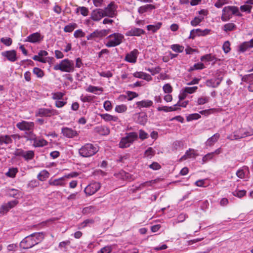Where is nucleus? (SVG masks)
Segmentation results:
<instances>
[{"label":"nucleus","instance_id":"f257e3e1","mask_svg":"<svg viewBox=\"0 0 253 253\" xmlns=\"http://www.w3.org/2000/svg\"><path fill=\"white\" fill-rule=\"evenodd\" d=\"M44 236L42 233H34L25 237L20 242V246L24 249L31 248L41 242Z\"/></svg>","mask_w":253,"mask_h":253},{"label":"nucleus","instance_id":"f03ea898","mask_svg":"<svg viewBox=\"0 0 253 253\" xmlns=\"http://www.w3.org/2000/svg\"><path fill=\"white\" fill-rule=\"evenodd\" d=\"M221 19L223 22L229 20L232 15H236L239 17L242 16V13L239 11V8L235 6H227L224 7L222 11Z\"/></svg>","mask_w":253,"mask_h":253},{"label":"nucleus","instance_id":"7ed1b4c3","mask_svg":"<svg viewBox=\"0 0 253 253\" xmlns=\"http://www.w3.org/2000/svg\"><path fill=\"white\" fill-rule=\"evenodd\" d=\"M138 134L135 132H131L126 133V135L121 138L119 146L120 148H126L137 140Z\"/></svg>","mask_w":253,"mask_h":253},{"label":"nucleus","instance_id":"20e7f679","mask_svg":"<svg viewBox=\"0 0 253 253\" xmlns=\"http://www.w3.org/2000/svg\"><path fill=\"white\" fill-rule=\"evenodd\" d=\"M74 68V61L68 59L62 60L59 64H56L53 67L54 70H59L65 72H72Z\"/></svg>","mask_w":253,"mask_h":253},{"label":"nucleus","instance_id":"39448f33","mask_svg":"<svg viewBox=\"0 0 253 253\" xmlns=\"http://www.w3.org/2000/svg\"><path fill=\"white\" fill-rule=\"evenodd\" d=\"M124 38V35L120 33L111 34L107 37L106 45L108 47L117 46L122 42Z\"/></svg>","mask_w":253,"mask_h":253},{"label":"nucleus","instance_id":"423d86ee","mask_svg":"<svg viewBox=\"0 0 253 253\" xmlns=\"http://www.w3.org/2000/svg\"><path fill=\"white\" fill-rule=\"evenodd\" d=\"M99 150L97 145L87 143L80 148V155L84 157H90L96 154Z\"/></svg>","mask_w":253,"mask_h":253},{"label":"nucleus","instance_id":"0eeeda50","mask_svg":"<svg viewBox=\"0 0 253 253\" xmlns=\"http://www.w3.org/2000/svg\"><path fill=\"white\" fill-rule=\"evenodd\" d=\"M224 72L221 70H218L215 74V78L208 80L206 83L207 86L210 87H217L223 80Z\"/></svg>","mask_w":253,"mask_h":253},{"label":"nucleus","instance_id":"6e6552de","mask_svg":"<svg viewBox=\"0 0 253 253\" xmlns=\"http://www.w3.org/2000/svg\"><path fill=\"white\" fill-rule=\"evenodd\" d=\"M14 154L16 156L22 157L25 161H28L34 158L35 152L33 150L24 151L21 149H17Z\"/></svg>","mask_w":253,"mask_h":253},{"label":"nucleus","instance_id":"1a4fd4ad","mask_svg":"<svg viewBox=\"0 0 253 253\" xmlns=\"http://www.w3.org/2000/svg\"><path fill=\"white\" fill-rule=\"evenodd\" d=\"M117 5L114 1H112L110 2L106 7L103 9V10L104 11L105 16L112 18L117 15Z\"/></svg>","mask_w":253,"mask_h":253},{"label":"nucleus","instance_id":"9d476101","mask_svg":"<svg viewBox=\"0 0 253 253\" xmlns=\"http://www.w3.org/2000/svg\"><path fill=\"white\" fill-rule=\"evenodd\" d=\"M48 54V52L43 50H40L38 55H34L33 57V59L35 61H37L42 63L49 62L48 60H52L53 58L51 57H45Z\"/></svg>","mask_w":253,"mask_h":253},{"label":"nucleus","instance_id":"9b49d317","mask_svg":"<svg viewBox=\"0 0 253 253\" xmlns=\"http://www.w3.org/2000/svg\"><path fill=\"white\" fill-rule=\"evenodd\" d=\"M59 114L58 111L54 109L40 108L36 112V116L40 117H50Z\"/></svg>","mask_w":253,"mask_h":253},{"label":"nucleus","instance_id":"f8f14e48","mask_svg":"<svg viewBox=\"0 0 253 253\" xmlns=\"http://www.w3.org/2000/svg\"><path fill=\"white\" fill-rule=\"evenodd\" d=\"M43 36L39 32H36L28 36L24 42L33 43H40L43 39Z\"/></svg>","mask_w":253,"mask_h":253},{"label":"nucleus","instance_id":"ddd939ff","mask_svg":"<svg viewBox=\"0 0 253 253\" xmlns=\"http://www.w3.org/2000/svg\"><path fill=\"white\" fill-rule=\"evenodd\" d=\"M100 184L98 182H92L88 184L84 189L85 193L88 196H91L95 193L100 188Z\"/></svg>","mask_w":253,"mask_h":253},{"label":"nucleus","instance_id":"4468645a","mask_svg":"<svg viewBox=\"0 0 253 253\" xmlns=\"http://www.w3.org/2000/svg\"><path fill=\"white\" fill-rule=\"evenodd\" d=\"M144 33L145 31L142 29L131 27L126 33V36L128 37H139Z\"/></svg>","mask_w":253,"mask_h":253},{"label":"nucleus","instance_id":"2eb2a0df","mask_svg":"<svg viewBox=\"0 0 253 253\" xmlns=\"http://www.w3.org/2000/svg\"><path fill=\"white\" fill-rule=\"evenodd\" d=\"M16 126L21 130H32L34 127V123L32 122H26L23 121L21 122L18 123L16 124Z\"/></svg>","mask_w":253,"mask_h":253},{"label":"nucleus","instance_id":"dca6fc26","mask_svg":"<svg viewBox=\"0 0 253 253\" xmlns=\"http://www.w3.org/2000/svg\"><path fill=\"white\" fill-rule=\"evenodd\" d=\"M139 52L137 49H134L129 53L126 54L125 60L129 63H135L136 62Z\"/></svg>","mask_w":253,"mask_h":253},{"label":"nucleus","instance_id":"f3484780","mask_svg":"<svg viewBox=\"0 0 253 253\" xmlns=\"http://www.w3.org/2000/svg\"><path fill=\"white\" fill-rule=\"evenodd\" d=\"M1 55L10 62H15L17 59L16 52L14 50L3 51Z\"/></svg>","mask_w":253,"mask_h":253},{"label":"nucleus","instance_id":"a211bd4d","mask_svg":"<svg viewBox=\"0 0 253 253\" xmlns=\"http://www.w3.org/2000/svg\"><path fill=\"white\" fill-rule=\"evenodd\" d=\"M197 156V151L193 149L190 148L187 150L185 154L181 157L180 160L183 161L188 159H195Z\"/></svg>","mask_w":253,"mask_h":253},{"label":"nucleus","instance_id":"6ab92c4d","mask_svg":"<svg viewBox=\"0 0 253 253\" xmlns=\"http://www.w3.org/2000/svg\"><path fill=\"white\" fill-rule=\"evenodd\" d=\"M105 16L104 11L100 8L93 10L91 14V18L94 21H99Z\"/></svg>","mask_w":253,"mask_h":253},{"label":"nucleus","instance_id":"aec40b11","mask_svg":"<svg viewBox=\"0 0 253 253\" xmlns=\"http://www.w3.org/2000/svg\"><path fill=\"white\" fill-rule=\"evenodd\" d=\"M136 107L139 109L142 108H149L153 106V102L151 100L144 99L136 102Z\"/></svg>","mask_w":253,"mask_h":253},{"label":"nucleus","instance_id":"412c9836","mask_svg":"<svg viewBox=\"0 0 253 253\" xmlns=\"http://www.w3.org/2000/svg\"><path fill=\"white\" fill-rule=\"evenodd\" d=\"M240 134H235L234 138L235 139H238L246 137L248 136L253 135V128H251L249 131H245L244 129L239 130Z\"/></svg>","mask_w":253,"mask_h":253},{"label":"nucleus","instance_id":"4be33fe9","mask_svg":"<svg viewBox=\"0 0 253 253\" xmlns=\"http://www.w3.org/2000/svg\"><path fill=\"white\" fill-rule=\"evenodd\" d=\"M155 8V6L151 4H147L142 6H140L138 8V12L142 14L145 12H148L151 11L152 10L154 9Z\"/></svg>","mask_w":253,"mask_h":253},{"label":"nucleus","instance_id":"5701e85b","mask_svg":"<svg viewBox=\"0 0 253 253\" xmlns=\"http://www.w3.org/2000/svg\"><path fill=\"white\" fill-rule=\"evenodd\" d=\"M99 116L101 119L104 120L105 122H117L119 121V118L118 117L113 116L109 114H101Z\"/></svg>","mask_w":253,"mask_h":253},{"label":"nucleus","instance_id":"b1692460","mask_svg":"<svg viewBox=\"0 0 253 253\" xmlns=\"http://www.w3.org/2000/svg\"><path fill=\"white\" fill-rule=\"evenodd\" d=\"M14 135H1L0 136V147H2L3 145H7L12 142L11 137H14Z\"/></svg>","mask_w":253,"mask_h":253},{"label":"nucleus","instance_id":"393cba45","mask_svg":"<svg viewBox=\"0 0 253 253\" xmlns=\"http://www.w3.org/2000/svg\"><path fill=\"white\" fill-rule=\"evenodd\" d=\"M62 133L64 136L68 138H72L77 134L76 131L68 127L63 128Z\"/></svg>","mask_w":253,"mask_h":253},{"label":"nucleus","instance_id":"a878e982","mask_svg":"<svg viewBox=\"0 0 253 253\" xmlns=\"http://www.w3.org/2000/svg\"><path fill=\"white\" fill-rule=\"evenodd\" d=\"M95 131L102 135H107L110 133V129L105 126H100L95 127Z\"/></svg>","mask_w":253,"mask_h":253},{"label":"nucleus","instance_id":"bb28decb","mask_svg":"<svg viewBox=\"0 0 253 253\" xmlns=\"http://www.w3.org/2000/svg\"><path fill=\"white\" fill-rule=\"evenodd\" d=\"M249 172V169L247 167H244L239 169L236 172V175L241 179L246 177Z\"/></svg>","mask_w":253,"mask_h":253},{"label":"nucleus","instance_id":"cd10ccee","mask_svg":"<svg viewBox=\"0 0 253 253\" xmlns=\"http://www.w3.org/2000/svg\"><path fill=\"white\" fill-rule=\"evenodd\" d=\"M65 177L64 176L54 180L51 179L48 181V183L52 186H64L65 185Z\"/></svg>","mask_w":253,"mask_h":253},{"label":"nucleus","instance_id":"c85d7f7f","mask_svg":"<svg viewBox=\"0 0 253 253\" xmlns=\"http://www.w3.org/2000/svg\"><path fill=\"white\" fill-rule=\"evenodd\" d=\"M86 91L89 92L94 93L96 95H99L103 91V88L98 86L89 85L86 88Z\"/></svg>","mask_w":253,"mask_h":253},{"label":"nucleus","instance_id":"c756f323","mask_svg":"<svg viewBox=\"0 0 253 253\" xmlns=\"http://www.w3.org/2000/svg\"><path fill=\"white\" fill-rule=\"evenodd\" d=\"M220 137L219 133H215L211 137L209 138L206 142V146H211L218 140Z\"/></svg>","mask_w":253,"mask_h":253},{"label":"nucleus","instance_id":"7c9ffc66","mask_svg":"<svg viewBox=\"0 0 253 253\" xmlns=\"http://www.w3.org/2000/svg\"><path fill=\"white\" fill-rule=\"evenodd\" d=\"M49 176V173L46 170H42L38 175V179L41 181H43L48 178Z\"/></svg>","mask_w":253,"mask_h":253},{"label":"nucleus","instance_id":"2f4dec72","mask_svg":"<svg viewBox=\"0 0 253 253\" xmlns=\"http://www.w3.org/2000/svg\"><path fill=\"white\" fill-rule=\"evenodd\" d=\"M162 25V23L157 22L154 25H149L147 26V29L148 31H152L153 33L157 32Z\"/></svg>","mask_w":253,"mask_h":253},{"label":"nucleus","instance_id":"473e14b6","mask_svg":"<svg viewBox=\"0 0 253 253\" xmlns=\"http://www.w3.org/2000/svg\"><path fill=\"white\" fill-rule=\"evenodd\" d=\"M47 144V142L44 139H34L33 145L35 147H43Z\"/></svg>","mask_w":253,"mask_h":253},{"label":"nucleus","instance_id":"72a5a7b5","mask_svg":"<svg viewBox=\"0 0 253 253\" xmlns=\"http://www.w3.org/2000/svg\"><path fill=\"white\" fill-rule=\"evenodd\" d=\"M7 194L10 197L15 198H18L21 196L20 192L19 190L15 189H9L7 191Z\"/></svg>","mask_w":253,"mask_h":253},{"label":"nucleus","instance_id":"f704fd0d","mask_svg":"<svg viewBox=\"0 0 253 253\" xmlns=\"http://www.w3.org/2000/svg\"><path fill=\"white\" fill-rule=\"evenodd\" d=\"M250 48H252L250 42H245L239 45V50L244 52Z\"/></svg>","mask_w":253,"mask_h":253},{"label":"nucleus","instance_id":"c9c22d12","mask_svg":"<svg viewBox=\"0 0 253 253\" xmlns=\"http://www.w3.org/2000/svg\"><path fill=\"white\" fill-rule=\"evenodd\" d=\"M18 170L16 168H11L8 169V171L5 173V175L10 178H14Z\"/></svg>","mask_w":253,"mask_h":253},{"label":"nucleus","instance_id":"e433bc0d","mask_svg":"<svg viewBox=\"0 0 253 253\" xmlns=\"http://www.w3.org/2000/svg\"><path fill=\"white\" fill-rule=\"evenodd\" d=\"M236 26L233 23H229L225 24L223 27V30L225 32L232 31L234 30Z\"/></svg>","mask_w":253,"mask_h":253},{"label":"nucleus","instance_id":"4c0bfd02","mask_svg":"<svg viewBox=\"0 0 253 253\" xmlns=\"http://www.w3.org/2000/svg\"><path fill=\"white\" fill-rule=\"evenodd\" d=\"M52 98L56 101L63 99L64 93L61 92H56L51 93Z\"/></svg>","mask_w":253,"mask_h":253},{"label":"nucleus","instance_id":"58836bf2","mask_svg":"<svg viewBox=\"0 0 253 253\" xmlns=\"http://www.w3.org/2000/svg\"><path fill=\"white\" fill-rule=\"evenodd\" d=\"M127 107L126 105L121 104L117 105L115 107V111L119 113H124L127 110Z\"/></svg>","mask_w":253,"mask_h":253},{"label":"nucleus","instance_id":"ea45409f","mask_svg":"<svg viewBox=\"0 0 253 253\" xmlns=\"http://www.w3.org/2000/svg\"><path fill=\"white\" fill-rule=\"evenodd\" d=\"M203 19L204 16H196L191 21L190 23L192 26H196L201 23Z\"/></svg>","mask_w":253,"mask_h":253},{"label":"nucleus","instance_id":"a19ab883","mask_svg":"<svg viewBox=\"0 0 253 253\" xmlns=\"http://www.w3.org/2000/svg\"><path fill=\"white\" fill-rule=\"evenodd\" d=\"M201 61L204 62L211 61L215 59V57L211 54H208L202 56L200 58Z\"/></svg>","mask_w":253,"mask_h":253},{"label":"nucleus","instance_id":"79ce46f5","mask_svg":"<svg viewBox=\"0 0 253 253\" xmlns=\"http://www.w3.org/2000/svg\"><path fill=\"white\" fill-rule=\"evenodd\" d=\"M96 210V208L95 207L90 206L84 208L82 212L84 214H88L94 212Z\"/></svg>","mask_w":253,"mask_h":253},{"label":"nucleus","instance_id":"37998d69","mask_svg":"<svg viewBox=\"0 0 253 253\" xmlns=\"http://www.w3.org/2000/svg\"><path fill=\"white\" fill-rule=\"evenodd\" d=\"M77 27V25L76 23H72L66 25L64 27V30L65 32H71Z\"/></svg>","mask_w":253,"mask_h":253},{"label":"nucleus","instance_id":"c03bdc74","mask_svg":"<svg viewBox=\"0 0 253 253\" xmlns=\"http://www.w3.org/2000/svg\"><path fill=\"white\" fill-rule=\"evenodd\" d=\"M201 118V115L198 113H194L189 114L186 117V120L188 122L193 120H196Z\"/></svg>","mask_w":253,"mask_h":253},{"label":"nucleus","instance_id":"a18cd8bd","mask_svg":"<svg viewBox=\"0 0 253 253\" xmlns=\"http://www.w3.org/2000/svg\"><path fill=\"white\" fill-rule=\"evenodd\" d=\"M107 30H101L100 31H95L91 34V36L93 37H102L107 34Z\"/></svg>","mask_w":253,"mask_h":253},{"label":"nucleus","instance_id":"49530a36","mask_svg":"<svg viewBox=\"0 0 253 253\" xmlns=\"http://www.w3.org/2000/svg\"><path fill=\"white\" fill-rule=\"evenodd\" d=\"M170 47L173 51L176 52L181 53L184 50V47L183 46L177 44L171 45Z\"/></svg>","mask_w":253,"mask_h":253},{"label":"nucleus","instance_id":"de8ad7c7","mask_svg":"<svg viewBox=\"0 0 253 253\" xmlns=\"http://www.w3.org/2000/svg\"><path fill=\"white\" fill-rule=\"evenodd\" d=\"M210 100V97L208 96H202L199 97L197 100V104L203 105L208 103Z\"/></svg>","mask_w":253,"mask_h":253},{"label":"nucleus","instance_id":"09e8293b","mask_svg":"<svg viewBox=\"0 0 253 253\" xmlns=\"http://www.w3.org/2000/svg\"><path fill=\"white\" fill-rule=\"evenodd\" d=\"M155 151L151 147L148 148L144 153V156L149 158H152L155 155Z\"/></svg>","mask_w":253,"mask_h":253},{"label":"nucleus","instance_id":"8fccbe9b","mask_svg":"<svg viewBox=\"0 0 253 253\" xmlns=\"http://www.w3.org/2000/svg\"><path fill=\"white\" fill-rule=\"evenodd\" d=\"M172 146L175 150L182 149L184 147V142L182 141H176L173 142Z\"/></svg>","mask_w":253,"mask_h":253},{"label":"nucleus","instance_id":"3c124183","mask_svg":"<svg viewBox=\"0 0 253 253\" xmlns=\"http://www.w3.org/2000/svg\"><path fill=\"white\" fill-rule=\"evenodd\" d=\"M70 242L69 240L66 241L61 242L59 244V248L63 251L67 250V247L69 246Z\"/></svg>","mask_w":253,"mask_h":253},{"label":"nucleus","instance_id":"603ef678","mask_svg":"<svg viewBox=\"0 0 253 253\" xmlns=\"http://www.w3.org/2000/svg\"><path fill=\"white\" fill-rule=\"evenodd\" d=\"M33 73L36 75L38 78H42L44 76L43 71L37 67H35L33 69Z\"/></svg>","mask_w":253,"mask_h":253},{"label":"nucleus","instance_id":"864d4df0","mask_svg":"<svg viewBox=\"0 0 253 253\" xmlns=\"http://www.w3.org/2000/svg\"><path fill=\"white\" fill-rule=\"evenodd\" d=\"M126 93L127 96V100L128 101H131L133 98L138 96V94L133 91H127Z\"/></svg>","mask_w":253,"mask_h":253},{"label":"nucleus","instance_id":"5fc2aeb1","mask_svg":"<svg viewBox=\"0 0 253 253\" xmlns=\"http://www.w3.org/2000/svg\"><path fill=\"white\" fill-rule=\"evenodd\" d=\"M185 90V92H186L187 94H192L196 91L198 89L197 86H192V87H185L183 88Z\"/></svg>","mask_w":253,"mask_h":253},{"label":"nucleus","instance_id":"6e6d98bb","mask_svg":"<svg viewBox=\"0 0 253 253\" xmlns=\"http://www.w3.org/2000/svg\"><path fill=\"white\" fill-rule=\"evenodd\" d=\"M214 155V153H210L205 155L202 158L203 164H205L208 162L209 160L212 159Z\"/></svg>","mask_w":253,"mask_h":253},{"label":"nucleus","instance_id":"4d7b16f0","mask_svg":"<svg viewBox=\"0 0 253 253\" xmlns=\"http://www.w3.org/2000/svg\"><path fill=\"white\" fill-rule=\"evenodd\" d=\"M233 194L235 196L238 197L239 198H242L246 195V191L244 190H237L233 192Z\"/></svg>","mask_w":253,"mask_h":253},{"label":"nucleus","instance_id":"13d9d810","mask_svg":"<svg viewBox=\"0 0 253 253\" xmlns=\"http://www.w3.org/2000/svg\"><path fill=\"white\" fill-rule=\"evenodd\" d=\"M222 49L225 53H227L230 51V43L229 41L224 42L222 46Z\"/></svg>","mask_w":253,"mask_h":253},{"label":"nucleus","instance_id":"bf43d9fd","mask_svg":"<svg viewBox=\"0 0 253 253\" xmlns=\"http://www.w3.org/2000/svg\"><path fill=\"white\" fill-rule=\"evenodd\" d=\"M149 136V134L142 129L139 130V137L141 140L147 139Z\"/></svg>","mask_w":253,"mask_h":253},{"label":"nucleus","instance_id":"052dcab7","mask_svg":"<svg viewBox=\"0 0 253 253\" xmlns=\"http://www.w3.org/2000/svg\"><path fill=\"white\" fill-rule=\"evenodd\" d=\"M66 99H64V98L61 100H57L55 101V106L57 108H61L63 107L67 103Z\"/></svg>","mask_w":253,"mask_h":253},{"label":"nucleus","instance_id":"680f3d73","mask_svg":"<svg viewBox=\"0 0 253 253\" xmlns=\"http://www.w3.org/2000/svg\"><path fill=\"white\" fill-rule=\"evenodd\" d=\"M163 91L165 93H170L172 91V88L170 84H165L163 87Z\"/></svg>","mask_w":253,"mask_h":253},{"label":"nucleus","instance_id":"e2e57ef3","mask_svg":"<svg viewBox=\"0 0 253 253\" xmlns=\"http://www.w3.org/2000/svg\"><path fill=\"white\" fill-rule=\"evenodd\" d=\"M103 107L107 111H110L112 109L111 102L109 100L105 101L103 103Z\"/></svg>","mask_w":253,"mask_h":253},{"label":"nucleus","instance_id":"0e129e2a","mask_svg":"<svg viewBox=\"0 0 253 253\" xmlns=\"http://www.w3.org/2000/svg\"><path fill=\"white\" fill-rule=\"evenodd\" d=\"M229 0H217L215 3L214 6L217 8L221 7L224 4L228 2Z\"/></svg>","mask_w":253,"mask_h":253},{"label":"nucleus","instance_id":"69168bd1","mask_svg":"<svg viewBox=\"0 0 253 253\" xmlns=\"http://www.w3.org/2000/svg\"><path fill=\"white\" fill-rule=\"evenodd\" d=\"M0 41L6 46L10 45L12 42V41L10 38H2Z\"/></svg>","mask_w":253,"mask_h":253},{"label":"nucleus","instance_id":"338daca9","mask_svg":"<svg viewBox=\"0 0 253 253\" xmlns=\"http://www.w3.org/2000/svg\"><path fill=\"white\" fill-rule=\"evenodd\" d=\"M147 116L144 115L143 116H139V117L138 118L137 122L139 124L144 125L147 122Z\"/></svg>","mask_w":253,"mask_h":253},{"label":"nucleus","instance_id":"774afa93","mask_svg":"<svg viewBox=\"0 0 253 253\" xmlns=\"http://www.w3.org/2000/svg\"><path fill=\"white\" fill-rule=\"evenodd\" d=\"M112 250V248L111 246H105L102 248L98 253H110Z\"/></svg>","mask_w":253,"mask_h":253}]
</instances>
